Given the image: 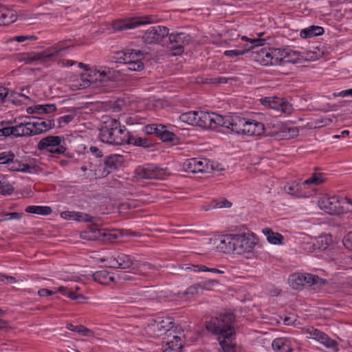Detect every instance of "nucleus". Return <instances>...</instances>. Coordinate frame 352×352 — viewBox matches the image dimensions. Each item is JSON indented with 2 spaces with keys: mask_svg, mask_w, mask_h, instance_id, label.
I'll return each mask as SVG.
<instances>
[{
  "mask_svg": "<svg viewBox=\"0 0 352 352\" xmlns=\"http://www.w3.org/2000/svg\"><path fill=\"white\" fill-rule=\"evenodd\" d=\"M234 321L233 314L224 313L206 323V329L217 336L223 352H236V346L232 342V338L235 334Z\"/></svg>",
  "mask_w": 352,
  "mask_h": 352,
  "instance_id": "f257e3e1",
  "label": "nucleus"
},
{
  "mask_svg": "<svg viewBox=\"0 0 352 352\" xmlns=\"http://www.w3.org/2000/svg\"><path fill=\"white\" fill-rule=\"evenodd\" d=\"M100 139L109 144L122 145L129 140V131L115 118L104 120L100 130Z\"/></svg>",
  "mask_w": 352,
  "mask_h": 352,
  "instance_id": "f03ea898",
  "label": "nucleus"
},
{
  "mask_svg": "<svg viewBox=\"0 0 352 352\" xmlns=\"http://www.w3.org/2000/svg\"><path fill=\"white\" fill-rule=\"evenodd\" d=\"M318 206L330 214L352 212V199L348 197L323 195L318 200Z\"/></svg>",
  "mask_w": 352,
  "mask_h": 352,
  "instance_id": "7ed1b4c3",
  "label": "nucleus"
},
{
  "mask_svg": "<svg viewBox=\"0 0 352 352\" xmlns=\"http://www.w3.org/2000/svg\"><path fill=\"white\" fill-rule=\"evenodd\" d=\"M106 261V266L112 268H122L127 269L130 267H133V269L135 267H138V272L140 274L146 276L148 274V271L153 269V267L147 263H136L132 258L127 254L123 253H119L116 256H112L107 257V258L102 260Z\"/></svg>",
  "mask_w": 352,
  "mask_h": 352,
  "instance_id": "20e7f679",
  "label": "nucleus"
},
{
  "mask_svg": "<svg viewBox=\"0 0 352 352\" xmlns=\"http://www.w3.org/2000/svg\"><path fill=\"white\" fill-rule=\"evenodd\" d=\"M144 58V52L128 49L117 53L116 61L125 64L127 70L140 72L144 67L142 62Z\"/></svg>",
  "mask_w": 352,
  "mask_h": 352,
  "instance_id": "39448f33",
  "label": "nucleus"
},
{
  "mask_svg": "<svg viewBox=\"0 0 352 352\" xmlns=\"http://www.w3.org/2000/svg\"><path fill=\"white\" fill-rule=\"evenodd\" d=\"M37 148L54 155H63L66 151L65 139L58 135H49L42 138L37 144Z\"/></svg>",
  "mask_w": 352,
  "mask_h": 352,
  "instance_id": "423d86ee",
  "label": "nucleus"
},
{
  "mask_svg": "<svg viewBox=\"0 0 352 352\" xmlns=\"http://www.w3.org/2000/svg\"><path fill=\"white\" fill-rule=\"evenodd\" d=\"M288 283L294 289L298 290L302 289L305 285H322L325 280L311 274L294 273L289 276Z\"/></svg>",
  "mask_w": 352,
  "mask_h": 352,
  "instance_id": "0eeeda50",
  "label": "nucleus"
},
{
  "mask_svg": "<svg viewBox=\"0 0 352 352\" xmlns=\"http://www.w3.org/2000/svg\"><path fill=\"white\" fill-rule=\"evenodd\" d=\"M157 17L153 15H145L139 17H131L113 21L112 28L116 31L133 29L142 25L157 22Z\"/></svg>",
  "mask_w": 352,
  "mask_h": 352,
  "instance_id": "6e6552de",
  "label": "nucleus"
},
{
  "mask_svg": "<svg viewBox=\"0 0 352 352\" xmlns=\"http://www.w3.org/2000/svg\"><path fill=\"white\" fill-rule=\"evenodd\" d=\"M173 322L169 318H157L148 324L146 327V333L152 338H158L173 328Z\"/></svg>",
  "mask_w": 352,
  "mask_h": 352,
  "instance_id": "1a4fd4ad",
  "label": "nucleus"
},
{
  "mask_svg": "<svg viewBox=\"0 0 352 352\" xmlns=\"http://www.w3.org/2000/svg\"><path fill=\"white\" fill-rule=\"evenodd\" d=\"M185 171L190 173H209L212 170L209 161L205 158H190L183 164Z\"/></svg>",
  "mask_w": 352,
  "mask_h": 352,
  "instance_id": "9d476101",
  "label": "nucleus"
},
{
  "mask_svg": "<svg viewBox=\"0 0 352 352\" xmlns=\"http://www.w3.org/2000/svg\"><path fill=\"white\" fill-rule=\"evenodd\" d=\"M223 116L214 113L198 111L197 126L210 129L221 126Z\"/></svg>",
  "mask_w": 352,
  "mask_h": 352,
  "instance_id": "9b49d317",
  "label": "nucleus"
},
{
  "mask_svg": "<svg viewBox=\"0 0 352 352\" xmlns=\"http://www.w3.org/2000/svg\"><path fill=\"white\" fill-rule=\"evenodd\" d=\"M135 175L140 179H163L166 176L164 169L160 168L154 164H145L135 169Z\"/></svg>",
  "mask_w": 352,
  "mask_h": 352,
  "instance_id": "f8f14e48",
  "label": "nucleus"
},
{
  "mask_svg": "<svg viewBox=\"0 0 352 352\" xmlns=\"http://www.w3.org/2000/svg\"><path fill=\"white\" fill-rule=\"evenodd\" d=\"M261 103L266 107L280 110L282 113L290 115L293 111V106L284 98L276 96L265 97L260 99Z\"/></svg>",
  "mask_w": 352,
  "mask_h": 352,
  "instance_id": "ddd939ff",
  "label": "nucleus"
},
{
  "mask_svg": "<svg viewBox=\"0 0 352 352\" xmlns=\"http://www.w3.org/2000/svg\"><path fill=\"white\" fill-rule=\"evenodd\" d=\"M302 332L307 335L308 338L316 340L326 347L333 349L336 351L338 350L337 342L331 339L326 333L315 329L314 327H306L302 329Z\"/></svg>",
  "mask_w": 352,
  "mask_h": 352,
  "instance_id": "4468645a",
  "label": "nucleus"
},
{
  "mask_svg": "<svg viewBox=\"0 0 352 352\" xmlns=\"http://www.w3.org/2000/svg\"><path fill=\"white\" fill-rule=\"evenodd\" d=\"M169 35V30L166 26L156 25L149 28L142 36L144 43L148 44L159 43Z\"/></svg>",
  "mask_w": 352,
  "mask_h": 352,
  "instance_id": "2eb2a0df",
  "label": "nucleus"
},
{
  "mask_svg": "<svg viewBox=\"0 0 352 352\" xmlns=\"http://www.w3.org/2000/svg\"><path fill=\"white\" fill-rule=\"evenodd\" d=\"M234 252L241 254L250 252L256 244V239L252 235L234 234Z\"/></svg>",
  "mask_w": 352,
  "mask_h": 352,
  "instance_id": "dca6fc26",
  "label": "nucleus"
},
{
  "mask_svg": "<svg viewBox=\"0 0 352 352\" xmlns=\"http://www.w3.org/2000/svg\"><path fill=\"white\" fill-rule=\"evenodd\" d=\"M247 119L237 115L223 116L221 126L230 129L239 134H243Z\"/></svg>",
  "mask_w": 352,
  "mask_h": 352,
  "instance_id": "f3484780",
  "label": "nucleus"
},
{
  "mask_svg": "<svg viewBox=\"0 0 352 352\" xmlns=\"http://www.w3.org/2000/svg\"><path fill=\"white\" fill-rule=\"evenodd\" d=\"M243 41H245L248 43L245 45L243 49L242 50H226L224 52V55L228 57H235L238 56H241L244 54L245 52L250 51L252 49H254L255 47L262 46L264 43V40L253 38L248 39L247 37H242Z\"/></svg>",
  "mask_w": 352,
  "mask_h": 352,
  "instance_id": "a211bd4d",
  "label": "nucleus"
},
{
  "mask_svg": "<svg viewBox=\"0 0 352 352\" xmlns=\"http://www.w3.org/2000/svg\"><path fill=\"white\" fill-rule=\"evenodd\" d=\"M90 84L103 82L107 81L110 78L112 74V69L107 67H100L99 69H94L89 73H87Z\"/></svg>",
  "mask_w": 352,
  "mask_h": 352,
  "instance_id": "6ab92c4d",
  "label": "nucleus"
},
{
  "mask_svg": "<svg viewBox=\"0 0 352 352\" xmlns=\"http://www.w3.org/2000/svg\"><path fill=\"white\" fill-rule=\"evenodd\" d=\"M52 56L46 50L41 52H29L19 54V59L26 64H31L36 61L46 63L50 60L49 57Z\"/></svg>",
  "mask_w": 352,
  "mask_h": 352,
  "instance_id": "aec40b11",
  "label": "nucleus"
},
{
  "mask_svg": "<svg viewBox=\"0 0 352 352\" xmlns=\"http://www.w3.org/2000/svg\"><path fill=\"white\" fill-rule=\"evenodd\" d=\"M272 346L276 352H300L298 349L294 348L292 340L286 338L275 339Z\"/></svg>",
  "mask_w": 352,
  "mask_h": 352,
  "instance_id": "412c9836",
  "label": "nucleus"
},
{
  "mask_svg": "<svg viewBox=\"0 0 352 352\" xmlns=\"http://www.w3.org/2000/svg\"><path fill=\"white\" fill-rule=\"evenodd\" d=\"M30 122L31 129H32V135L46 132L54 126L51 120H45L40 118H34Z\"/></svg>",
  "mask_w": 352,
  "mask_h": 352,
  "instance_id": "4be33fe9",
  "label": "nucleus"
},
{
  "mask_svg": "<svg viewBox=\"0 0 352 352\" xmlns=\"http://www.w3.org/2000/svg\"><path fill=\"white\" fill-rule=\"evenodd\" d=\"M243 135H261L264 133V124L254 120L247 119Z\"/></svg>",
  "mask_w": 352,
  "mask_h": 352,
  "instance_id": "5701e85b",
  "label": "nucleus"
},
{
  "mask_svg": "<svg viewBox=\"0 0 352 352\" xmlns=\"http://www.w3.org/2000/svg\"><path fill=\"white\" fill-rule=\"evenodd\" d=\"M186 34L184 33L170 34L168 39L170 41V48L174 50V54H180L184 52L183 45Z\"/></svg>",
  "mask_w": 352,
  "mask_h": 352,
  "instance_id": "b1692460",
  "label": "nucleus"
},
{
  "mask_svg": "<svg viewBox=\"0 0 352 352\" xmlns=\"http://www.w3.org/2000/svg\"><path fill=\"white\" fill-rule=\"evenodd\" d=\"M271 48L263 47L254 52V60L263 65H273L274 61L271 56Z\"/></svg>",
  "mask_w": 352,
  "mask_h": 352,
  "instance_id": "393cba45",
  "label": "nucleus"
},
{
  "mask_svg": "<svg viewBox=\"0 0 352 352\" xmlns=\"http://www.w3.org/2000/svg\"><path fill=\"white\" fill-rule=\"evenodd\" d=\"M234 234H228L223 236L219 243L217 245V249L219 252L223 253L234 252L235 244Z\"/></svg>",
  "mask_w": 352,
  "mask_h": 352,
  "instance_id": "a878e982",
  "label": "nucleus"
},
{
  "mask_svg": "<svg viewBox=\"0 0 352 352\" xmlns=\"http://www.w3.org/2000/svg\"><path fill=\"white\" fill-rule=\"evenodd\" d=\"M69 83V87L73 91L82 89L91 85L87 73L82 74L80 76L70 78Z\"/></svg>",
  "mask_w": 352,
  "mask_h": 352,
  "instance_id": "bb28decb",
  "label": "nucleus"
},
{
  "mask_svg": "<svg viewBox=\"0 0 352 352\" xmlns=\"http://www.w3.org/2000/svg\"><path fill=\"white\" fill-rule=\"evenodd\" d=\"M102 228H99L96 224H91L86 230L80 232V237L85 240H102Z\"/></svg>",
  "mask_w": 352,
  "mask_h": 352,
  "instance_id": "cd10ccee",
  "label": "nucleus"
},
{
  "mask_svg": "<svg viewBox=\"0 0 352 352\" xmlns=\"http://www.w3.org/2000/svg\"><path fill=\"white\" fill-rule=\"evenodd\" d=\"M60 217L65 220H75L77 221L89 222L92 217L85 213L74 211H64L60 213Z\"/></svg>",
  "mask_w": 352,
  "mask_h": 352,
  "instance_id": "c85d7f7f",
  "label": "nucleus"
},
{
  "mask_svg": "<svg viewBox=\"0 0 352 352\" xmlns=\"http://www.w3.org/2000/svg\"><path fill=\"white\" fill-rule=\"evenodd\" d=\"M298 129L297 127L283 126L279 131H276L274 136L280 140H289L297 137L298 135Z\"/></svg>",
  "mask_w": 352,
  "mask_h": 352,
  "instance_id": "c756f323",
  "label": "nucleus"
},
{
  "mask_svg": "<svg viewBox=\"0 0 352 352\" xmlns=\"http://www.w3.org/2000/svg\"><path fill=\"white\" fill-rule=\"evenodd\" d=\"M73 45H74L71 41H63L54 45L51 48L46 50L48 54L52 55L49 57L50 60H53L54 57L62 51L67 50Z\"/></svg>",
  "mask_w": 352,
  "mask_h": 352,
  "instance_id": "7c9ffc66",
  "label": "nucleus"
},
{
  "mask_svg": "<svg viewBox=\"0 0 352 352\" xmlns=\"http://www.w3.org/2000/svg\"><path fill=\"white\" fill-rule=\"evenodd\" d=\"M13 135L19 136H32V129H31L30 122H22L13 126Z\"/></svg>",
  "mask_w": 352,
  "mask_h": 352,
  "instance_id": "2f4dec72",
  "label": "nucleus"
},
{
  "mask_svg": "<svg viewBox=\"0 0 352 352\" xmlns=\"http://www.w3.org/2000/svg\"><path fill=\"white\" fill-rule=\"evenodd\" d=\"M95 281L101 285H109L115 281L114 276L107 270L98 271L93 274Z\"/></svg>",
  "mask_w": 352,
  "mask_h": 352,
  "instance_id": "473e14b6",
  "label": "nucleus"
},
{
  "mask_svg": "<svg viewBox=\"0 0 352 352\" xmlns=\"http://www.w3.org/2000/svg\"><path fill=\"white\" fill-rule=\"evenodd\" d=\"M232 206V203L225 198H220L219 199L212 200L210 203H206L202 206V209L208 211L214 208H230Z\"/></svg>",
  "mask_w": 352,
  "mask_h": 352,
  "instance_id": "72a5a7b5",
  "label": "nucleus"
},
{
  "mask_svg": "<svg viewBox=\"0 0 352 352\" xmlns=\"http://www.w3.org/2000/svg\"><path fill=\"white\" fill-rule=\"evenodd\" d=\"M183 341L178 336H173V339L167 341L163 352H180Z\"/></svg>",
  "mask_w": 352,
  "mask_h": 352,
  "instance_id": "f704fd0d",
  "label": "nucleus"
},
{
  "mask_svg": "<svg viewBox=\"0 0 352 352\" xmlns=\"http://www.w3.org/2000/svg\"><path fill=\"white\" fill-rule=\"evenodd\" d=\"M16 20V14L12 10L3 8L0 10V25H9Z\"/></svg>",
  "mask_w": 352,
  "mask_h": 352,
  "instance_id": "c9c22d12",
  "label": "nucleus"
},
{
  "mask_svg": "<svg viewBox=\"0 0 352 352\" xmlns=\"http://www.w3.org/2000/svg\"><path fill=\"white\" fill-rule=\"evenodd\" d=\"M323 33V28L318 25H311L307 28L302 29L300 32V35L303 38H309L322 35Z\"/></svg>",
  "mask_w": 352,
  "mask_h": 352,
  "instance_id": "e433bc0d",
  "label": "nucleus"
},
{
  "mask_svg": "<svg viewBox=\"0 0 352 352\" xmlns=\"http://www.w3.org/2000/svg\"><path fill=\"white\" fill-rule=\"evenodd\" d=\"M315 194V190L309 187L305 181L298 182L297 197L307 198L311 197Z\"/></svg>",
  "mask_w": 352,
  "mask_h": 352,
  "instance_id": "4c0bfd02",
  "label": "nucleus"
},
{
  "mask_svg": "<svg viewBox=\"0 0 352 352\" xmlns=\"http://www.w3.org/2000/svg\"><path fill=\"white\" fill-rule=\"evenodd\" d=\"M287 49L271 48V56H272L274 65L285 63V56Z\"/></svg>",
  "mask_w": 352,
  "mask_h": 352,
  "instance_id": "58836bf2",
  "label": "nucleus"
},
{
  "mask_svg": "<svg viewBox=\"0 0 352 352\" xmlns=\"http://www.w3.org/2000/svg\"><path fill=\"white\" fill-rule=\"evenodd\" d=\"M7 167L9 170L12 171H21V172H30L32 167L25 164L21 163L20 161L17 160H10L8 162Z\"/></svg>",
  "mask_w": 352,
  "mask_h": 352,
  "instance_id": "ea45409f",
  "label": "nucleus"
},
{
  "mask_svg": "<svg viewBox=\"0 0 352 352\" xmlns=\"http://www.w3.org/2000/svg\"><path fill=\"white\" fill-rule=\"evenodd\" d=\"M263 233L266 236L267 241L274 245L281 244L283 239L282 234L274 232L270 228H264Z\"/></svg>",
  "mask_w": 352,
  "mask_h": 352,
  "instance_id": "a19ab883",
  "label": "nucleus"
},
{
  "mask_svg": "<svg viewBox=\"0 0 352 352\" xmlns=\"http://www.w3.org/2000/svg\"><path fill=\"white\" fill-rule=\"evenodd\" d=\"M198 111H190L180 115L179 120L188 124L197 126Z\"/></svg>",
  "mask_w": 352,
  "mask_h": 352,
  "instance_id": "79ce46f5",
  "label": "nucleus"
},
{
  "mask_svg": "<svg viewBox=\"0 0 352 352\" xmlns=\"http://www.w3.org/2000/svg\"><path fill=\"white\" fill-rule=\"evenodd\" d=\"M25 212L28 213L49 215L52 213V210L50 206H29L25 208Z\"/></svg>",
  "mask_w": 352,
  "mask_h": 352,
  "instance_id": "37998d69",
  "label": "nucleus"
},
{
  "mask_svg": "<svg viewBox=\"0 0 352 352\" xmlns=\"http://www.w3.org/2000/svg\"><path fill=\"white\" fill-rule=\"evenodd\" d=\"M121 235V232L116 230H107L102 228V240L113 243L117 240Z\"/></svg>",
  "mask_w": 352,
  "mask_h": 352,
  "instance_id": "c03bdc74",
  "label": "nucleus"
},
{
  "mask_svg": "<svg viewBox=\"0 0 352 352\" xmlns=\"http://www.w3.org/2000/svg\"><path fill=\"white\" fill-rule=\"evenodd\" d=\"M56 292L61 293L73 300L80 301L86 298L82 294H78L76 291L69 290L67 287H59Z\"/></svg>",
  "mask_w": 352,
  "mask_h": 352,
  "instance_id": "a18cd8bd",
  "label": "nucleus"
},
{
  "mask_svg": "<svg viewBox=\"0 0 352 352\" xmlns=\"http://www.w3.org/2000/svg\"><path fill=\"white\" fill-rule=\"evenodd\" d=\"M121 155H114L107 157L104 162V164L107 166V168L112 172L113 170L118 168L121 162Z\"/></svg>",
  "mask_w": 352,
  "mask_h": 352,
  "instance_id": "49530a36",
  "label": "nucleus"
},
{
  "mask_svg": "<svg viewBox=\"0 0 352 352\" xmlns=\"http://www.w3.org/2000/svg\"><path fill=\"white\" fill-rule=\"evenodd\" d=\"M126 144H131L138 146H142L144 148H148L152 146V142L146 138L141 137H131L129 135V142H126Z\"/></svg>",
  "mask_w": 352,
  "mask_h": 352,
  "instance_id": "de8ad7c7",
  "label": "nucleus"
},
{
  "mask_svg": "<svg viewBox=\"0 0 352 352\" xmlns=\"http://www.w3.org/2000/svg\"><path fill=\"white\" fill-rule=\"evenodd\" d=\"M198 283L201 290L208 291H212L220 285L219 280L217 279H208L199 282Z\"/></svg>",
  "mask_w": 352,
  "mask_h": 352,
  "instance_id": "09e8293b",
  "label": "nucleus"
},
{
  "mask_svg": "<svg viewBox=\"0 0 352 352\" xmlns=\"http://www.w3.org/2000/svg\"><path fill=\"white\" fill-rule=\"evenodd\" d=\"M305 183L311 187V185H319L324 182L325 179L322 173H313L310 177L305 179Z\"/></svg>",
  "mask_w": 352,
  "mask_h": 352,
  "instance_id": "8fccbe9b",
  "label": "nucleus"
},
{
  "mask_svg": "<svg viewBox=\"0 0 352 352\" xmlns=\"http://www.w3.org/2000/svg\"><path fill=\"white\" fill-rule=\"evenodd\" d=\"M200 290L201 289L199 283L194 284L192 285H190L186 289V291L184 292V296L187 300H191L194 298L195 296H197L199 293Z\"/></svg>",
  "mask_w": 352,
  "mask_h": 352,
  "instance_id": "3c124183",
  "label": "nucleus"
},
{
  "mask_svg": "<svg viewBox=\"0 0 352 352\" xmlns=\"http://www.w3.org/2000/svg\"><path fill=\"white\" fill-rule=\"evenodd\" d=\"M314 239L318 250H326L331 241L330 238L327 235H322Z\"/></svg>",
  "mask_w": 352,
  "mask_h": 352,
  "instance_id": "603ef678",
  "label": "nucleus"
},
{
  "mask_svg": "<svg viewBox=\"0 0 352 352\" xmlns=\"http://www.w3.org/2000/svg\"><path fill=\"white\" fill-rule=\"evenodd\" d=\"M13 190V186L1 177L0 179V193L2 195H10Z\"/></svg>",
  "mask_w": 352,
  "mask_h": 352,
  "instance_id": "864d4df0",
  "label": "nucleus"
},
{
  "mask_svg": "<svg viewBox=\"0 0 352 352\" xmlns=\"http://www.w3.org/2000/svg\"><path fill=\"white\" fill-rule=\"evenodd\" d=\"M35 109L38 113H50L56 110V107L54 104H47L43 105H36Z\"/></svg>",
  "mask_w": 352,
  "mask_h": 352,
  "instance_id": "5fc2aeb1",
  "label": "nucleus"
},
{
  "mask_svg": "<svg viewBox=\"0 0 352 352\" xmlns=\"http://www.w3.org/2000/svg\"><path fill=\"white\" fill-rule=\"evenodd\" d=\"M287 55L285 56V63H295L299 61L300 54L299 53L293 51L290 49H287Z\"/></svg>",
  "mask_w": 352,
  "mask_h": 352,
  "instance_id": "6e6d98bb",
  "label": "nucleus"
},
{
  "mask_svg": "<svg viewBox=\"0 0 352 352\" xmlns=\"http://www.w3.org/2000/svg\"><path fill=\"white\" fill-rule=\"evenodd\" d=\"M160 138L163 142H173L177 139V136L175 133L169 131L166 127L165 128V130L160 133Z\"/></svg>",
  "mask_w": 352,
  "mask_h": 352,
  "instance_id": "4d7b16f0",
  "label": "nucleus"
},
{
  "mask_svg": "<svg viewBox=\"0 0 352 352\" xmlns=\"http://www.w3.org/2000/svg\"><path fill=\"white\" fill-rule=\"evenodd\" d=\"M110 173H111L109 168H107L105 164H101L98 166V168L95 170V175L98 177H105Z\"/></svg>",
  "mask_w": 352,
  "mask_h": 352,
  "instance_id": "13d9d810",
  "label": "nucleus"
},
{
  "mask_svg": "<svg viewBox=\"0 0 352 352\" xmlns=\"http://www.w3.org/2000/svg\"><path fill=\"white\" fill-rule=\"evenodd\" d=\"M285 190L289 195L297 197L298 192V182H294L291 184H287L285 186Z\"/></svg>",
  "mask_w": 352,
  "mask_h": 352,
  "instance_id": "bf43d9fd",
  "label": "nucleus"
},
{
  "mask_svg": "<svg viewBox=\"0 0 352 352\" xmlns=\"http://www.w3.org/2000/svg\"><path fill=\"white\" fill-rule=\"evenodd\" d=\"M14 158V155L11 152H2L0 153V164H7L10 160Z\"/></svg>",
  "mask_w": 352,
  "mask_h": 352,
  "instance_id": "052dcab7",
  "label": "nucleus"
},
{
  "mask_svg": "<svg viewBox=\"0 0 352 352\" xmlns=\"http://www.w3.org/2000/svg\"><path fill=\"white\" fill-rule=\"evenodd\" d=\"M0 216L3 217V221L19 219L21 217V214L18 212H2L0 213Z\"/></svg>",
  "mask_w": 352,
  "mask_h": 352,
  "instance_id": "680f3d73",
  "label": "nucleus"
},
{
  "mask_svg": "<svg viewBox=\"0 0 352 352\" xmlns=\"http://www.w3.org/2000/svg\"><path fill=\"white\" fill-rule=\"evenodd\" d=\"M332 122V120L329 118H323L320 119H318L314 122V127L320 128L327 125H329Z\"/></svg>",
  "mask_w": 352,
  "mask_h": 352,
  "instance_id": "e2e57ef3",
  "label": "nucleus"
},
{
  "mask_svg": "<svg viewBox=\"0 0 352 352\" xmlns=\"http://www.w3.org/2000/svg\"><path fill=\"white\" fill-rule=\"evenodd\" d=\"M304 250L309 252H316V250H318L316 244L315 239H311L310 241H309L305 244Z\"/></svg>",
  "mask_w": 352,
  "mask_h": 352,
  "instance_id": "0e129e2a",
  "label": "nucleus"
},
{
  "mask_svg": "<svg viewBox=\"0 0 352 352\" xmlns=\"http://www.w3.org/2000/svg\"><path fill=\"white\" fill-rule=\"evenodd\" d=\"M344 245L349 250L352 251V232L348 233L343 239Z\"/></svg>",
  "mask_w": 352,
  "mask_h": 352,
  "instance_id": "69168bd1",
  "label": "nucleus"
},
{
  "mask_svg": "<svg viewBox=\"0 0 352 352\" xmlns=\"http://www.w3.org/2000/svg\"><path fill=\"white\" fill-rule=\"evenodd\" d=\"M37 37L34 35H30V36H17L12 38V41H16L19 43H22L28 40H32L35 41L36 40Z\"/></svg>",
  "mask_w": 352,
  "mask_h": 352,
  "instance_id": "338daca9",
  "label": "nucleus"
},
{
  "mask_svg": "<svg viewBox=\"0 0 352 352\" xmlns=\"http://www.w3.org/2000/svg\"><path fill=\"white\" fill-rule=\"evenodd\" d=\"M157 124H150L144 126L143 132L147 135H154Z\"/></svg>",
  "mask_w": 352,
  "mask_h": 352,
  "instance_id": "774afa93",
  "label": "nucleus"
}]
</instances>
